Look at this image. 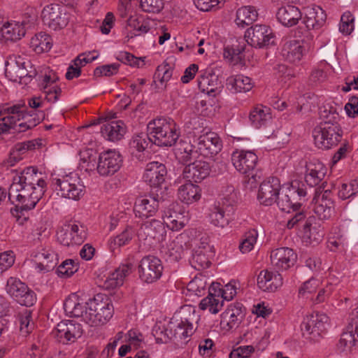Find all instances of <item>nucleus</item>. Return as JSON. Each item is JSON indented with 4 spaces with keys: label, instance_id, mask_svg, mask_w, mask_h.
<instances>
[{
    "label": "nucleus",
    "instance_id": "obj_1",
    "mask_svg": "<svg viewBox=\"0 0 358 358\" xmlns=\"http://www.w3.org/2000/svg\"><path fill=\"white\" fill-rule=\"evenodd\" d=\"M15 184L16 182H12L8 189V199L15 204L10 213L16 218L19 224H28L32 227L29 221V212L35 208L46 190H43L40 187H30Z\"/></svg>",
    "mask_w": 358,
    "mask_h": 358
},
{
    "label": "nucleus",
    "instance_id": "obj_2",
    "mask_svg": "<svg viewBox=\"0 0 358 358\" xmlns=\"http://www.w3.org/2000/svg\"><path fill=\"white\" fill-rule=\"evenodd\" d=\"M27 110L28 107L24 102L12 106H1L0 115H6L2 124L4 130L13 129V133L24 132L35 127L45 118V115L43 110L30 114Z\"/></svg>",
    "mask_w": 358,
    "mask_h": 358
},
{
    "label": "nucleus",
    "instance_id": "obj_3",
    "mask_svg": "<svg viewBox=\"0 0 358 358\" xmlns=\"http://www.w3.org/2000/svg\"><path fill=\"white\" fill-rule=\"evenodd\" d=\"M222 148V143L214 132H206L194 138L193 143L182 141L179 150L184 153L182 159L186 163L196 157V155L206 158L213 157Z\"/></svg>",
    "mask_w": 358,
    "mask_h": 358
},
{
    "label": "nucleus",
    "instance_id": "obj_4",
    "mask_svg": "<svg viewBox=\"0 0 358 358\" xmlns=\"http://www.w3.org/2000/svg\"><path fill=\"white\" fill-rule=\"evenodd\" d=\"M326 168L320 163H315V214L319 220H327L331 216V192L327 181L322 182L326 176Z\"/></svg>",
    "mask_w": 358,
    "mask_h": 358
},
{
    "label": "nucleus",
    "instance_id": "obj_5",
    "mask_svg": "<svg viewBox=\"0 0 358 358\" xmlns=\"http://www.w3.org/2000/svg\"><path fill=\"white\" fill-rule=\"evenodd\" d=\"M148 131L154 144L158 146H172L180 136V130L173 120L159 117L150 121L147 126Z\"/></svg>",
    "mask_w": 358,
    "mask_h": 358
},
{
    "label": "nucleus",
    "instance_id": "obj_6",
    "mask_svg": "<svg viewBox=\"0 0 358 358\" xmlns=\"http://www.w3.org/2000/svg\"><path fill=\"white\" fill-rule=\"evenodd\" d=\"M237 202V192L233 186H228L222 202L214 205L210 210V223L219 228L226 227L235 212L234 206Z\"/></svg>",
    "mask_w": 358,
    "mask_h": 358
},
{
    "label": "nucleus",
    "instance_id": "obj_7",
    "mask_svg": "<svg viewBox=\"0 0 358 358\" xmlns=\"http://www.w3.org/2000/svg\"><path fill=\"white\" fill-rule=\"evenodd\" d=\"M86 304L88 306V310H85V322L92 327L106 324L113 315V304L105 294H97Z\"/></svg>",
    "mask_w": 358,
    "mask_h": 358
},
{
    "label": "nucleus",
    "instance_id": "obj_8",
    "mask_svg": "<svg viewBox=\"0 0 358 358\" xmlns=\"http://www.w3.org/2000/svg\"><path fill=\"white\" fill-rule=\"evenodd\" d=\"M306 195V185L299 180H294L291 185L280 189L276 199L278 208L284 212L296 211L301 206L302 198Z\"/></svg>",
    "mask_w": 358,
    "mask_h": 358
},
{
    "label": "nucleus",
    "instance_id": "obj_9",
    "mask_svg": "<svg viewBox=\"0 0 358 358\" xmlns=\"http://www.w3.org/2000/svg\"><path fill=\"white\" fill-rule=\"evenodd\" d=\"M5 75L13 82L27 85L37 76V71L30 60L18 56L7 62Z\"/></svg>",
    "mask_w": 358,
    "mask_h": 358
},
{
    "label": "nucleus",
    "instance_id": "obj_10",
    "mask_svg": "<svg viewBox=\"0 0 358 358\" xmlns=\"http://www.w3.org/2000/svg\"><path fill=\"white\" fill-rule=\"evenodd\" d=\"M139 3L144 12L158 13L164 8L162 0H120L117 7L118 15L122 18H127L126 22H142L138 17L132 15L134 6Z\"/></svg>",
    "mask_w": 358,
    "mask_h": 358
},
{
    "label": "nucleus",
    "instance_id": "obj_11",
    "mask_svg": "<svg viewBox=\"0 0 358 358\" xmlns=\"http://www.w3.org/2000/svg\"><path fill=\"white\" fill-rule=\"evenodd\" d=\"M57 194L62 197L79 200L85 192V187L77 175H66L61 178H55L52 182Z\"/></svg>",
    "mask_w": 358,
    "mask_h": 358
},
{
    "label": "nucleus",
    "instance_id": "obj_12",
    "mask_svg": "<svg viewBox=\"0 0 358 358\" xmlns=\"http://www.w3.org/2000/svg\"><path fill=\"white\" fill-rule=\"evenodd\" d=\"M315 128V145L322 150L329 149L336 145L343 136V130L337 123L325 121Z\"/></svg>",
    "mask_w": 358,
    "mask_h": 358
},
{
    "label": "nucleus",
    "instance_id": "obj_13",
    "mask_svg": "<svg viewBox=\"0 0 358 358\" xmlns=\"http://www.w3.org/2000/svg\"><path fill=\"white\" fill-rule=\"evenodd\" d=\"M231 162L235 169L241 173L248 178V182L256 183L257 178L260 177L255 173L257 164L258 157L252 151L236 150L231 154Z\"/></svg>",
    "mask_w": 358,
    "mask_h": 358
},
{
    "label": "nucleus",
    "instance_id": "obj_14",
    "mask_svg": "<svg viewBox=\"0 0 358 358\" xmlns=\"http://www.w3.org/2000/svg\"><path fill=\"white\" fill-rule=\"evenodd\" d=\"M7 294L21 306L30 307L36 301L35 292L20 279L10 277L6 285Z\"/></svg>",
    "mask_w": 358,
    "mask_h": 358
},
{
    "label": "nucleus",
    "instance_id": "obj_15",
    "mask_svg": "<svg viewBox=\"0 0 358 358\" xmlns=\"http://www.w3.org/2000/svg\"><path fill=\"white\" fill-rule=\"evenodd\" d=\"M164 266L157 257L147 255L143 257L138 266L139 278L143 282L150 284L157 282L162 275Z\"/></svg>",
    "mask_w": 358,
    "mask_h": 358
},
{
    "label": "nucleus",
    "instance_id": "obj_16",
    "mask_svg": "<svg viewBox=\"0 0 358 358\" xmlns=\"http://www.w3.org/2000/svg\"><path fill=\"white\" fill-rule=\"evenodd\" d=\"M168 330L172 341L177 345L182 346L187 343L188 338L193 335L195 328L187 319L173 317L168 323Z\"/></svg>",
    "mask_w": 358,
    "mask_h": 358
},
{
    "label": "nucleus",
    "instance_id": "obj_17",
    "mask_svg": "<svg viewBox=\"0 0 358 358\" xmlns=\"http://www.w3.org/2000/svg\"><path fill=\"white\" fill-rule=\"evenodd\" d=\"M87 237L84 226L69 223L62 226L57 232V241L64 246L82 244Z\"/></svg>",
    "mask_w": 358,
    "mask_h": 358
},
{
    "label": "nucleus",
    "instance_id": "obj_18",
    "mask_svg": "<svg viewBox=\"0 0 358 358\" xmlns=\"http://www.w3.org/2000/svg\"><path fill=\"white\" fill-rule=\"evenodd\" d=\"M80 324L73 320H62L57 324L54 334L59 343L64 345L75 343L83 335Z\"/></svg>",
    "mask_w": 358,
    "mask_h": 358
},
{
    "label": "nucleus",
    "instance_id": "obj_19",
    "mask_svg": "<svg viewBox=\"0 0 358 358\" xmlns=\"http://www.w3.org/2000/svg\"><path fill=\"white\" fill-rule=\"evenodd\" d=\"M122 163V157L120 152L108 150L99 155L96 170L102 176H112L120 169Z\"/></svg>",
    "mask_w": 358,
    "mask_h": 358
},
{
    "label": "nucleus",
    "instance_id": "obj_20",
    "mask_svg": "<svg viewBox=\"0 0 358 358\" xmlns=\"http://www.w3.org/2000/svg\"><path fill=\"white\" fill-rule=\"evenodd\" d=\"M273 36L271 27L266 24H255L248 28L245 34L247 42L259 48L268 45Z\"/></svg>",
    "mask_w": 358,
    "mask_h": 358
},
{
    "label": "nucleus",
    "instance_id": "obj_21",
    "mask_svg": "<svg viewBox=\"0 0 358 358\" xmlns=\"http://www.w3.org/2000/svg\"><path fill=\"white\" fill-rule=\"evenodd\" d=\"M306 53L303 42L296 39H285L282 41L280 55L282 59L290 63L299 62Z\"/></svg>",
    "mask_w": 358,
    "mask_h": 358
},
{
    "label": "nucleus",
    "instance_id": "obj_22",
    "mask_svg": "<svg viewBox=\"0 0 358 358\" xmlns=\"http://www.w3.org/2000/svg\"><path fill=\"white\" fill-rule=\"evenodd\" d=\"M161 199L162 197L153 194L137 198L134 207L136 217L144 219L155 215L158 210Z\"/></svg>",
    "mask_w": 358,
    "mask_h": 358
},
{
    "label": "nucleus",
    "instance_id": "obj_23",
    "mask_svg": "<svg viewBox=\"0 0 358 358\" xmlns=\"http://www.w3.org/2000/svg\"><path fill=\"white\" fill-rule=\"evenodd\" d=\"M245 316V308L239 302L231 303L221 315L220 326L227 331L236 328Z\"/></svg>",
    "mask_w": 358,
    "mask_h": 358
},
{
    "label": "nucleus",
    "instance_id": "obj_24",
    "mask_svg": "<svg viewBox=\"0 0 358 358\" xmlns=\"http://www.w3.org/2000/svg\"><path fill=\"white\" fill-rule=\"evenodd\" d=\"M280 191V180L278 178L270 177L264 180L259 189L257 199L261 204L269 206L275 203Z\"/></svg>",
    "mask_w": 358,
    "mask_h": 358
},
{
    "label": "nucleus",
    "instance_id": "obj_25",
    "mask_svg": "<svg viewBox=\"0 0 358 358\" xmlns=\"http://www.w3.org/2000/svg\"><path fill=\"white\" fill-rule=\"evenodd\" d=\"M41 175V173H38L37 168L29 166L24 169L20 174L15 176L13 182H16L15 185H21V186L40 187L43 190H46L47 184Z\"/></svg>",
    "mask_w": 358,
    "mask_h": 358
},
{
    "label": "nucleus",
    "instance_id": "obj_26",
    "mask_svg": "<svg viewBox=\"0 0 358 358\" xmlns=\"http://www.w3.org/2000/svg\"><path fill=\"white\" fill-rule=\"evenodd\" d=\"M270 257L272 265L279 272L293 266L296 262L297 255L289 248H279L271 252Z\"/></svg>",
    "mask_w": 358,
    "mask_h": 358
},
{
    "label": "nucleus",
    "instance_id": "obj_27",
    "mask_svg": "<svg viewBox=\"0 0 358 358\" xmlns=\"http://www.w3.org/2000/svg\"><path fill=\"white\" fill-rule=\"evenodd\" d=\"M210 172V164L202 160H196L187 164L182 171V177L189 182H199Z\"/></svg>",
    "mask_w": 358,
    "mask_h": 358
},
{
    "label": "nucleus",
    "instance_id": "obj_28",
    "mask_svg": "<svg viewBox=\"0 0 358 358\" xmlns=\"http://www.w3.org/2000/svg\"><path fill=\"white\" fill-rule=\"evenodd\" d=\"M166 231L164 222L160 220L152 219L144 222L140 227L138 236L147 239H153L162 241L166 235Z\"/></svg>",
    "mask_w": 358,
    "mask_h": 358
},
{
    "label": "nucleus",
    "instance_id": "obj_29",
    "mask_svg": "<svg viewBox=\"0 0 358 358\" xmlns=\"http://www.w3.org/2000/svg\"><path fill=\"white\" fill-rule=\"evenodd\" d=\"M34 257L37 259V268L40 271L48 272L57 264V255L48 245H41L34 252Z\"/></svg>",
    "mask_w": 358,
    "mask_h": 358
},
{
    "label": "nucleus",
    "instance_id": "obj_30",
    "mask_svg": "<svg viewBox=\"0 0 358 358\" xmlns=\"http://www.w3.org/2000/svg\"><path fill=\"white\" fill-rule=\"evenodd\" d=\"M282 276L278 271L264 269L257 275L258 287L264 292H275L282 285Z\"/></svg>",
    "mask_w": 358,
    "mask_h": 358
},
{
    "label": "nucleus",
    "instance_id": "obj_31",
    "mask_svg": "<svg viewBox=\"0 0 358 358\" xmlns=\"http://www.w3.org/2000/svg\"><path fill=\"white\" fill-rule=\"evenodd\" d=\"M167 169L164 164L151 162L146 165L143 180L151 187H158L165 181Z\"/></svg>",
    "mask_w": 358,
    "mask_h": 358
},
{
    "label": "nucleus",
    "instance_id": "obj_32",
    "mask_svg": "<svg viewBox=\"0 0 358 358\" xmlns=\"http://www.w3.org/2000/svg\"><path fill=\"white\" fill-rule=\"evenodd\" d=\"M184 213L178 204L173 203L164 211V222L172 231L180 230L187 222V218Z\"/></svg>",
    "mask_w": 358,
    "mask_h": 358
},
{
    "label": "nucleus",
    "instance_id": "obj_33",
    "mask_svg": "<svg viewBox=\"0 0 358 358\" xmlns=\"http://www.w3.org/2000/svg\"><path fill=\"white\" fill-rule=\"evenodd\" d=\"M134 267V264L129 261L121 264L106 278L103 287L110 289L122 285L125 277L132 272Z\"/></svg>",
    "mask_w": 358,
    "mask_h": 358
},
{
    "label": "nucleus",
    "instance_id": "obj_34",
    "mask_svg": "<svg viewBox=\"0 0 358 358\" xmlns=\"http://www.w3.org/2000/svg\"><path fill=\"white\" fill-rule=\"evenodd\" d=\"M101 135L110 141L120 140L126 133V127L120 120L106 122L101 127Z\"/></svg>",
    "mask_w": 358,
    "mask_h": 358
},
{
    "label": "nucleus",
    "instance_id": "obj_35",
    "mask_svg": "<svg viewBox=\"0 0 358 358\" xmlns=\"http://www.w3.org/2000/svg\"><path fill=\"white\" fill-rule=\"evenodd\" d=\"M64 309L69 317H81L85 322V310H88V306L84 303L78 296L73 294L69 296L64 303Z\"/></svg>",
    "mask_w": 358,
    "mask_h": 358
},
{
    "label": "nucleus",
    "instance_id": "obj_36",
    "mask_svg": "<svg viewBox=\"0 0 358 358\" xmlns=\"http://www.w3.org/2000/svg\"><path fill=\"white\" fill-rule=\"evenodd\" d=\"M271 109L263 105H257L250 111L249 119L251 124L257 129L266 126L271 120Z\"/></svg>",
    "mask_w": 358,
    "mask_h": 358
},
{
    "label": "nucleus",
    "instance_id": "obj_37",
    "mask_svg": "<svg viewBox=\"0 0 358 358\" xmlns=\"http://www.w3.org/2000/svg\"><path fill=\"white\" fill-rule=\"evenodd\" d=\"M211 252V246L207 243L206 246L194 250L190 260L192 267L196 270L208 268L211 264L208 253Z\"/></svg>",
    "mask_w": 358,
    "mask_h": 358
},
{
    "label": "nucleus",
    "instance_id": "obj_38",
    "mask_svg": "<svg viewBox=\"0 0 358 358\" xmlns=\"http://www.w3.org/2000/svg\"><path fill=\"white\" fill-rule=\"evenodd\" d=\"M227 85L232 93H242L250 91L254 87V83L250 78L240 74L229 78Z\"/></svg>",
    "mask_w": 358,
    "mask_h": 358
},
{
    "label": "nucleus",
    "instance_id": "obj_39",
    "mask_svg": "<svg viewBox=\"0 0 358 358\" xmlns=\"http://www.w3.org/2000/svg\"><path fill=\"white\" fill-rule=\"evenodd\" d=\"M222 306L223 300L221 301L220 298L217 297L215 285L213 283L209 288L208 296L201 301L199 308L203 310L208 309L211 313L216 314L221 310Z\"/></svg>",
    "mask_w": 358,
    "mask_h": 358
},
{
    "label": "nucleus",
    "instance_id": "obj_40",
    "mask_svg": "<svg viewBox=\"0 0 358 358\" xmlns=\"http://www.w3.org/2000/svg\"><path fill=\"white\" fill-rule=\"evenodd\" d=\"M189 182L181 185L178 189V198L181 201L187 204L197 201L201 198V189L196 185Z\"/></svg>",
    "mask_w": 358,
    "mask_h": 358
},
{
    "label": "nucleus",
    "instance_id": "obj_41",
    "mask_svg": "<svg viewBox=\"0 0 358 358\" xmlns=\"http://www.w3.org/2000/svg\"><path fill=\"white\" fill-rule=\"evenodd\" d=\"M25 34L24 24H3L0 28V34L6 41H16Z\"/></svg>",
    "mask_w": 358,
    "mask_h": 358
},
{
    "label": "nucleus",
    "instance_id": "obj_42",
    "mask_svg": "<svg viewBox=\"0 0 358 358\" xmlns=\"http://www.w3.org/2000/svg\"><path fill=\"white\" fill-rule=\"evenodd\" d=\"M199 90L210 96H214L217 89L218 79L214 73L201 75L197 78Z\"/></svg>",
    "mask_w": 358,
    "mask_h": 358
},
{
    "label": "nucleus",
    "instance_id": "obj_43",
    "mask_svg": "<svg viewBox=\"0 0 358 358\" xmlns=\"http://www.w3.org/2000/svg\"><path fill=\"white\" fill-rule=\"evenodd\" d=\"M30 46L37 54L48 52L52 46V41L50 35L40 32L31 38Z\"/></svg>",
    "mask_w": 358,
    "mask_h": 358
},
{
    "label": "nucleus",
    "instance_id": "obj_44",
    "mask_svg": "<svg viewBox=\"0 0 358 358\" xmlns=\"http://www.w3.org/2000/svg\"><path fill=\"white\" fill-rule=\"evenodd\" d=\"M245 45L241 44L227 45L224 48V57L233 64H241L244 62Z\"/></svg>",
    "mask_w": 358,
    "mask_h": 358
},
{
    "label": "nucleus",
    "instance_id": "obj_45",
    "mask_svg": "<svg viewBox=\"0 0 358 358\" xmlns=\"http://www.w3.org/2000/svg\"><path fill=\"white\" fill-rule=\"evenodd\" d=\"M276 17L278 22H297L301 17V13L297 7L289 5L280 8Z\"/></svg>",
    "mask_w": 358,
    "mask_h": 358
},
{
    "label": "nucleus",
    "instance_id": "obj_46",
    "mask_svg": "<svg viewBox=\"0 0 358 358\" xmlns=\"http://www.w3.org/2000/svg\"><path fill=\"white\" fill-rule=\"evenodd\" d=\"M162 252L164 254L167 261L175 262L182 258L183 248L178 241L173 240L170 241L166 247L162 248Z\"/></svg>",
    "mask_w": 358,
    "mask_h": 358
},
{
    "label": "nucleus",
    "instance_id": "obj_47",
    "mask_svg": "<svg viewBox=\"0 0 358 358\" xmlns=\"http://www.w3.org/2000/svg\"><path fill=\"white\" fill-rule=\"evenodd\" d=\"M358 343V337L354 331L348 329V325L346 329L341 335V338L337 344V348L340 352L350 350L352 347Z\"/></svg>",
    "mask_w": 358,
    "mask_h": 358
},
{
    "label": "nucleus",
    "instance_id": "obj_48",
    "mask_svg": "<svg viewBox=\"0 0 358 358\" xmlns=\"http://www.w3.org/2000/svg\"><path fill=\"white\" fill-rule=\"evenodd\" d=\"M258 20H261V17L252 6H242L236 11V21L239 22H255Z\"/></svg>",
    "mask_w": 358,
    "mask_h": 358
},
{
    "label": "nucleus",
    "instance_id": "obj_49",
    "mask_svg": "<svg viewBox=\"0 0 358 358\" xmlns=\"http://www.w3.org/2000/svg\"><path fill=\"white\" fill-rule=\"evenodd\" d=\"M329 326V318L327 314L317 313L315 319V332L317 331V336L315 335V343L324 338Z\"/></svg>",
    "mask_w": 358,
    "mask_h": 358
},
{
    "label": "nucleus",
    "instance_id": "obj_50",
    "mask_svg": "<svg viewBox=\"0 0 358 358\" xmlns=\"http://www.w3.org/2000/svg\"><path fill=\"white\" fill-rule=\"evenodd\" d=\"M20 332L22 336L26 337L34 329V324L31 322V313L29 310L18 314Z\"/></svg>",
    "mask_w": 358,
    "mask_h": 358
},
{
    "label": "nucleus",
    "instance_id": "obj_51",
    "mask_svg": "<svg viewBox=\"0 0 358 358\" xmlns=\"http://www.w3.org/2000/svg\"><path fill=\"white\" fill-rule=\"evenodd\" d=\"M257 237L258 233L255 229H250L245 232L239 245L240 251L243 254L250 252L257 242Z\"/></svg>",
    "mask_w": 358,
    "mask_h": 358
},
{
    "label": "nucleus",
    "instance_id": "obj_52",
    "mask_svg": "<svg viewBox=\"0 0 358 358\" xmlns=\"http://www.w3.org/2000/svg\"><path fill=\"white\" fill-rule=\"evenodd\" d=\"M78 270V264L73 259H66L57 268V273L62 278L71 277Z\"/></svg>",
    "mask_w": 358,
    "mask_h": 358
},
{
    "label": "nucleus",
    "instance_id": "obj_53",
    "mask_svg": "<svg viewBox=\"0 0 358 358\" xmlns=\"http://www.w3.org/2000/svg\"><path fill=\"white\" fill-rule=\"evenodd\" d=\"M173 67L164 62L161 65H159L154 74V81L159 80L162 84L169 81L173 73Z\"/></svg>",
    "mask_w": 358,
    "mask_h": 358
},
{
    "label": "nucleus",
    "instance_id": "obj_54",
    "mask_svg": "<svg viewBox=\"0 0 358 358\" xmlns=\"http://www.w3.org/2000/svg\"><path fill=\"white\" fill-rule=\"evenodd\" d=\"M135 231L131 227H127L119 235L115 236L110 243V247H121L128 244L133 238Z\"/></svg>",
    "mask_w": 358,
    "mask_h": 358
},
{
    "label": "nucleus",
    "instance_id": "obj_55",
    "mask_svg": "<svg viewBox=\"0 0 358 358\" xmlns=\"http://www.w3.org/2000/svg\"><path fill=\"white\" fill-rule=\"evenodd\" d=\"M153 143L152 139L150 138L149 132L147 134L141 133L134 136L130 145L132 148L141 152L145 150L150 144Z\"/></svg>",
    "mask_w": 358,
    "mask_h": 358
},
{
    "label": "nucleus",
    "instance_id": "obj_56",
    "mask_svg": "<svg viewBox=\"0 0 358 358\" xmlns=\"http://www.w3.org/2000/svg\"><path fill=\"white\" fill-rule=\"evenodd\" d=\"M58 5H48L41 12L43 22H55L59 18Z\"/></svg>",
    "mask_w": 358,
    "mask_h": 358
},
{
    "label": "nucleus",
    "instance_id": "obj_57",
    "mask_svg": "<svg viewBox=\"0 0 358 358\" xmlns=\"http://www.w3.org/2000/svg\"><path fill=\"white\" fill-rule=\"evenodd\" d=\"M117 59L121 62L131 66L142 67L145 64L141 57H136L128 52H120L117 55Z\"/></svg>",
    "mask_w": 358,
    "mask_h": 358
},
{
    "label": "nucleus",
    "instance_id": "obj_58",
    "mask_svg": "<svg viewBox=\"0 0 358 358\" xmlns=\"http://www.w3.org/2000/svg\"><path fill=\"white\" fill-rule=\"evenodd\" d=\"M313 224V217H309L300 231V237L302 243L306 246H309L312 244V225Z\"/></svg>",
    "mask_w": 358,
    "mask_h": 358
},
{
    "label": "nucleus",
    "instance_id": "obj_59",
    "mask_svg": "<svg viewBox=\"0 0 358 358\" xmlns=\"http://www.w3.org/2000/svg\"><path fill=\"white\" fill-rule=\"evenodd\" d=\"M152 335L155 336L158 343H166L172 341V338L169 336L170 334L168 330V324L166 326H155L152 329Z\"/></svg>",
    "mask_w": 358,
    "mask_h": 358
},
{
    "label": "nucleus",
    "instance_id": "obj_60",
    "mask_svg": "<svg viewBox=\"0 0 358 358\" xmlns=\"http://www.w3.org/2000/svg\"><path fill=\"white\" fill-rule=\"evenodd\" d=\"M215 289L218 288L217 291V297L222 299L223 300L230 301L236 294V288L231 282L227 284L224 287L220 288V284L216 283Z\"/></svg>",
    "mask_w": 358,
    "mask_h": 358
},
{
    "label": "nucleus",
    "instance_id": "obj_61",
    "mask_svg": "<svg viewBox=\"0 0 358 358\" xmlns=\"http://www.w3.org/2000/svg\"><path fill=\"white\" fill-rule=\"evenodd\" d=\"M120 64L113 63L110 64L102 65L96 67L94 71V76L96 77L111 76L118 72Z\"/></svg>",
    "mask_w": 358,
    "mask_h": 358
},
{
    "label": "nucleus",
    "instance_id": "obj_62",
    "mask_svg": "<svg viewBox=\"0 0 358 358\" xmlns=\"http://www.w3.org/2000/svg\"><path fill=\"white\" fill-rule=\"evenodd\" d=\"M15 262V256L12 251H6L0 254V275Z\"/></svg>",
    "mask_w": 358,
    "mask_h": 358
},
{
    "label": "nucleus",
    "instance_id": "obj_63",
    "mask_svg": "<svg viewBox=\"0 0 358 358\" xmlns=\"http://www.w3.org/2000/svg\"><path fill=\"white\" fill-rule=\"evenodd\" d=\"M43 91L45 94V99H47L48 102L52 103L57 101L62 93V90L58 85H53L50 87H44Z\"/></svg>",
    "mask_w": 358,
    "mask_h": 358
},
{
    "label": "nucleus",
    "instance_id": "obj_64",
    "mask_svg": "<svg viewBox=\"0 0 358 358\" xmlns=\"http://www.w3.org/2000/svg\"><path fill=\"white\" fill-rule=\"evenodd\" d=\"M345 110L349 117H355L358 115V97H351L349 102L345 104Z\"/></svg>",
    "mask_w": 358,
    "mask_h": 358
}]
</instances>
